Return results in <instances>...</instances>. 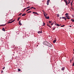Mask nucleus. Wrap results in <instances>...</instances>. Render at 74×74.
<instances>
[{
	"mask_svg": "<svg viewBox=\"0 0 74 74\" xmlns=\"http://www.w3.org/2000/svg\"><path fill=\"white\" fill-rule=\"evenodd\" d=\"M43 44L45 45H47L49 47H52V45H51L50 43L48 42L47 41H45L43 42Z\"/></svg>",
	"mask_w": 74,
	"mask_h": 74,
	"instance_id": "f257e3e1",
	"label": "nucleus"
},
{
	"mask_svg": "<svg viewBox=\"0 0 74 74\" xmlns=\"http://www.w3.org/2000/svg\"><path fill=\"white\" fill-rule=\"evenodd\" d=\"M44 16H45V18H46V19H48L49 18V16L47 17V16H46V15H45V13H44Z\"/></svg>",
	"mask_w": 74,
	"mask_h": 74,
	"instance_id": "f03ea898",
	"label": "nucleus"
},
{
	"mask_svg": "<svg viewBox=\"0 0 74 74\" xmlns=\"http://www.w3.org/2000/svg\"><path fill=\"white\" fill-rule=\"evenodd\" d=\"M64 1L65 3V4L66 5H68V3H67V0H64Z\"/></svg>",
	"mask_w": 74,
	"mask_h": 74,
	"instance_id": "7ed1b4c3",
	"label": "nucleus"
},
{
	"mask_svg": "<svg viewBox=\"0 0 74 74\" xmlns=\"http://www.w3.org/2000/svg\"><path fill=\"white\" fill-rule=\"evenodd\" d=\"M49 1H50V0H47V5H49Z\"/></svg>",
	"mask_w": 74,
	"mask_h": 74,
	"instance_id": "20e7f679",
	"label": "nucleus"
},
{
	"mask_svg": "<svg viewBox=\"0 0 74 74\" xmlns=\"http://www.w3.org/2000/svg\"><path fill=\"white\" fill-rule=\"evenodd\" d=\"M66 17L68 19H70V17H69V16H66Z\"/></svg>",
	"mask_w": 74,
	"mask_h": 74,
	"instance_id": "39448f33",
	"label": "nucleus"
},
{
	"mask_svg": "<svg viewBox=\"0 0 74 74\" xmlns=\"http://www.w3.org/2000/svg\"><path fill=\"white\" fill-rule=\"evenodd\" d=\"M32 13H33V14H36V15H38V14L37 12H33Z\"/></svg>",
	"mask_w": 74,
	"mask_h": 74,
	"instance_id": "423d86ee",
	"label": "nucleus"
},
{
	"mask_svg": "<svg viewBox=\"0 0 74 74\" xmlns=\"http://www.w3.org/2000/svg\"><path fill=\"white\" fill-rule=\"evenodd\" d=\"M62 19H65V21H66V18L65 17H62Z\"/></svg>",
	"mask_w": 74,
	"mask_h": 74,
	"instance_id": "0eeeda50",
	"label": "nucleus"
},
{
	"mask_svg": "<svg viewBox=\"0 0 74 74\" xmlns=\"http://www.w3.org/2000/svg\"><path fill=\"white\" fill-rule=\"evenodd\" d=\"M56 26H60V25H59L58 24H56Z\"/></svg>",
	"mask_w": 74,
	"mask_h": 74,
	"instance_id": "6e6552de",
	"label": "nucleus"
},
{
	"mask_svg": "<svg viewBox=\"0 0 74 74\" xmlns=\"http://www.w3.org/2000/svg\"><path fill=\"white\" fill-rule=\"evenodd\" d=\"M25 15H26V14L25 13H24L22 15V16H25Z\"/></svg>",
	"mask_w": 74,
	"mask_h": 74,
	"instance_id": "1a4fd4ad",
	"label": "nucleus"
},
{
	"mask_svg": "<svg viewBox=\"0 0 74 74\" xmlns=\"http://www.w3.org/2000/svg\"><path fill=\"white\" fill-rule=\"evenodd\" d=\"M38 33L39 34V33H42V31H38Z\"/></svg>",
	"mask_w": 74,
	"mask_h": 74,
	"instance_id": "9d476101",
	"label": "nucleus"
},
{
	"mask_svg": "<svg viewBox=\"0 0 74 74\" xmlns=\"http://www.w3.org/2000/svg\"><path fill=\"white\" fill-rule=\"evenodd\" d=\"M56 40H55L53 41V43H55L56 42Z\"/></svg>",
	"mask_w": 74,
	"mask_h": 74,
	"instance_id": "9b49d317",
	"label": "nucleus"
},
{
	"mask_svg": "<svg viewBox=\"0 0 74 74\" xmlns=\"http://www.w3.org/2000/svg\"><path fill=\"white\" fill-rule=\"evenodd\" d=\"M64 69H65V68L64 67H63L62 68L61 70H62L63 71V70H64Z\"/></svg>",
	"mask_w": 74,
	"mask_h": 74,
	"instance_id": "f8f14e48",
	"label": "nucleus"
},
{
	"mask_svg": "<svg viewBox=\"0 0 74 74\" xmlns=\"http://www.w3.org/2000/svg\"><path fill=\"white\" fill-rule=\"evenodd\" d=\"M44 13L45 14V15H47V16L48 15V14H47V13H45V12H44V13H43V14H44Z\"/></svg>",
	"mask_w": 74,
	"mask_h": 74,
	"instance_id": "ddd939ff",
	"label": "nucleus"
},
{
	"mask_svg": "<svg viewBox=\"0 0 74 74\" xmlns=\"http://www.w3.org/2000/svg\"><path fill=\"white\" fill-rule=\"evenodd\" d=\"M2 30H3V31H5V29H4V28H3Z\"/></svg>",
	"mask_w": 74,
	"mask_h": 74,
	"instance_id": "4468645a",
	"label": "nucleus"
},
{
	"mask_svg": "<svg viewBox=\"0 0 74 74\" xmlns=\"http://www.w3.org/2000/svg\"><path fill=\"white\" fill-rule=\"evenodd\" d=\"M73 1H72L71 2V6L73 5Z\"/></svg>",
	"mask_w": 74,
	"mask_h": 74,
	"instance_id": "2eb2a0df",
	"label": "nucleus"
},
{
	"mask_svg": "<svg viewBox=\"0 0 74 74\" xmlns=\"http://www.w3.org/2000/svg\"><path fill=\"white\" fill-rule=\"evenodd\" d=\"M49 23H52V21H49Z\"/></svg>",
	"mask_w": 74,
	"mask_h": 74,
	"instance_id": "dca6fc26",
	"label": "nucleus"
},
{
	"mask_svg": "<svg viewBox=\"0 0 74 74\" xmlns=\"http://www.w3.org/2000/svg\"><path fill=\"white\" fill-rule=\"evenodd\" d=\"M12 23V22L11 21L10 22H9L8 23Z\"/></svg>",
	"mask_w": 74,
	"mask_h": 74,
	"instance_id": "f3484780",
	"label": "nucleus"
},
{
	"mask_svg": "<svg viewBox=\"0 0 74 74\" xmlns=\"http://www.w3.org/2000/svg\"><path fill=\"white\" fill-rule=\"evenodd\" d=\"M45 23H43V26H45Z\"/></svg>",
	"mask_w": 74,
	"mask_h": 74,
	"instance_id": "a211bd4d",
	"label": "nucleus"
},
{
	"mask_svg": "<svg viewBox=\"0 0 74 74\" xmlns=\"http://www.w3.org/2000/svg\"><path fill=\"white\" fill-rule=\"evenodd\" d=\"M20 18H21V17H19L17 19L18 21H19V19H20Z\"/></svg>",
	"mask_w": 74,
	"mask_h": 74,
	"instance_id": "6ab92c4d",
	"label": "nucleus"
},
{
	"mask_svg": "<svg viewBox=\"0 0 74 74\" xmlns=\"http://www.w3.org/2000/svg\"><path fill=\"white\" fill-rule=\"evenodd\" d=\"M19 24L20 25H22V23L21 22L19 23Z\"/></svg>",
	"mask_w": 74,
	"mask_h": 74,
	"instance_id": "aec40b11",
	"label": "nucleus"
},
{
	"mask_svg": "<svg viewBox=\"0 0 74 74\" xmlns=\"http://www.w3.org/2000/svg\"><path fill=\"white\" fill-rule=\"evenodd\" d=\"M71 21L73 22H74V19H72L71 20Z\"/></svg>",
	"mask_w": 74,
	"mask_h": 74,
	"instance_id": "412c9836",
	"label": "nucleus"
},
{
	"mask_svg": "<svg viewBox=\"0 0 74 74\" xmlns=\"http://www.w3.org/2000/svg\"><path fill=\"white\" fill-rule=\"evenodd\" d=\"M57 17H59V14H57Z\"/></svg>",
	"mask_w": 74,
	"mask_h": 74,
	"instance_id": "4be33fe9",
	"label": "nucleus"
},
{
	"mask_svg": "<svg viewBox=\"0 0 74 74\" xmlns=\"http://www.w3.org/2000/svg\"><path fill=\"white\" fill-rule=\"evenodd\" d=\"M22 13H20V14H19V15H18V16H21V15H22Z\"/></svg>",
	"mask_w": 74,
	"mask_h": 74,
	"instance_id": "5701e85b",
	"label": "nucleus"
},
{
	"mask_svg": "<svg viewBox=\"0 0 74 74\" xmlns=\"http://www.w3.org/2000/svg\"><path fill=\"white\" fill-rule=\"evenodd\" d=\"M30 9H28V10H26V12L27 11H29V10H30Z\"/></svg>",
	"mask_w": 74,
	"mask_h": 74,
	"instance_id": "b1692460",
	"label": "nucleus"
},
{
	"mask_svg": "<svg viewBox=\"0 0 74 74\" xmlns=\"http://www.w3.org/2000/svg\"><path fill=\"white\" fill-rule=\"evenodd\" d=\"M18 71H21V69H18Z\"/></svg>",
	"mask_w": 74,
	"mask_h": 74,
	"instance_id": "393cba45",
	"label": "nucleus"
},
{
	"mask_svg": "<svg viewBox=\"0 0 74 74\" xmlns=\"http://www.w3.org/2000/svg\"><path fill=\"white\" fill-rule=\"evenodd\" d=\"M72 60H70V63H72Z\"/></svg>",
	"mask_w": 74,
	"mask_h": 74,
	"instance_id": "a878e982",
	"label": "nucleus"
},
{
	"mask_svg": "<svg viewBox=\"0 0 74 74\" xmlns=\"http://www.w3.org/2000/svg\"><path fill=\"white\" fill-rule=\"evenodd\" d=\"M72 66H74V62H73Z\"/></svg>",
	"mask_w": 74,
	"mask_h": 74,
	"instance_id": "bb28decb",
	"label": "nucleus"
},
{
	"mask_svg": "<svg viewBox=\"0 0 74 74\" xmlns=\"http://www.w3.org/2000/svg\"><path fill=\"white\" fill-rule=\"evenodd\" d=\"M65 15H68V13H66V14H65Z\"/></svg>",
	"mask_w": 74,
	"mask_h": 74,
	"instance_id": "cd10ccee",
	"label": "nucleus"
},
{
	"mask_svg": "<svg viewBox=\"0 0 74 74\" xmlns=\"http://www.w3.org/2000/svg\"><path fill=\"white\" fill-rule=\"evenodd\" d=\"M30 6H28V7H27L26 8L27 9V8H30Z\"/></svg>",
	"mask_w": 74,
	"mask_h": 74,
	"instance_id": "c85d7f7f",
	"label": "nucleus"
},
{
	"mask_svg": "<svg viewBox=\"0 0 74 74\" xmlns=\"http://www.w3.org/2000/svg\"><path fill=\"white\" fill-rule=\"evenodd\" d=\"M64 25H61V27H64Z\"/></svg>",
	"mask_w": 74,
	"mask_h": 74,
	"instance_id": "c756f323",
	"label": "nucleus"
},
{
	"mask_svg": "<svg viewBox=\"0 0 74 74\" xmlns=\"http://www.w3.org/2000/svg\"><path fill=\"white\" fill-rule=\"evenodd\" d=\"M32 8H33V7H32L31 8H30L29 9H32Z\"/></svg>",
	"mask_w": 74,
	"mask_h": 74,
	"instance_id": "7c9ffc66",
	"label": "nucleus"
},
{
	"mask_svg": "<svg viewBox=\"0 0 74 74\" xmlns=\"http://www.w3.org/2000/svg\"><path fill=\"white\" fill-rule=\"evenodd\" d=\"M71 1V0H69V1H68L69 2V3H71V1Z\"/></svg>",
	"mask_w": 74,
	"mask_h": 74,
	"instance_id": "2f4dec72",
	"label": "nucleus"
},
{
	"mask_svg": "<svg viewBox=\"0 0 74 74\" xmlns=\"http://www.w3.org/2000/svg\"><path fill=\"white\" fill-rule=\"evenodd\" d=\"M5 25H6V24H5V25H1V26H5Z\"/></svg>",
	"mask_w": 74,
	"mask_h": 74,
	"instance_id": "473e14b6",
	"label": "nucleus"
},
{
	"mask_svg": "<svg viewBox=\"0 0 74 74\" xmlns=\"http://www.w3.org/2000/svg\"><path fill=\"white\" fill-rule=\"evenodd\" d=\"M29 12H32V11H29L27 12V13H29Z\"/></svg>",
	"mask_w": 74,
	"mask_h": 74,
	"instance_id": "72a5a7b5",
	"label": "nucleus"
},
{
	"mask_svg": "<svg viewBox=\"0 0 74 74\" xmlns=\"http://www.w3.org/2000/svg\"><path fill=\"white\" fill-rule=\"evenodd\" d=\"M55 29V28L54 27L53 28L52 30H53Z\"/></svg>",
	"mask_w": 74,
	"mask_h": 74,
	"instance_id": "f704fd0d",
	"label": "nucleus"
},
{
	"mask_svg": "<svg viewBox=\"0 0 74 74\" xmlns=\"http://www.w3.org/2000/svg\"><path fill=\"white\" fill-rule=\"evenodd\" d=\"M47 26H48V27H49V26H50L48 24H47Z\"/></svg>",
	"mask_w": 74,
	"mask_h": 74,
	"instance_id": "c9c22d12",
	"label": "nucleus"
},
{
	"mask_svg": "<svg viewBox=\"0 0 74 74\" xmlns=\"http://www.w3.org/2000/svg\"><path fill=\"white\" fill-rule=\"evenodd\" d=\"M34 9V10H36V8H33Z\"/></svg>",
	"mask_w": 74,
	"mask_h": 74,
	"instance_id": "e433bc0d",
	"label": "nucleus"
},
{
	"mask_svg": "<svg viewBox=\"0 0 74 74\" xmlns=\"http://www.w3.org/2000/svg\"><path fill=\"white\" fill-rule=\"evenodd\" d=\"M26 8H24V10H23V11H25V9H26Z\"/></svg>",
	"mask_w": 74,
	"mask_h": 74,
	"instance_id": "4c0bfd02",
	"label": "nucleus"
},
{
	"mask_svg": "<svg viewBox=\"0 0 74 74\" xmlns=\"http://www.w3.org/2000/svg\"><path fill=\"white\" fill-rule=\"evenodd\" d=\"M15 20H14L13 21H12V22H14V21H15Z\"/></svg>",
	"mask_w": 74,
	"mask_h": 74,
	"instance_id": "58836bf2",
	"label": "nucleus"
},
{
	"mask_svg": "<svg viewBox=\"0 0 74 74\" xmlns=\"http://www.w3.org/2000/svg\"><path fill=\"white\" fill-rule=\"evenodd\" d=\"M71 9H72V10H74V8H71Z\"/></svg>",
	"mask_w": 74,
	"mask_h": 74,
	"instance_id": "ea45409f",
	"label": "nucleus"
},
{
	"mask_svg": "<svg viewBox=\"0 0 74 74\" xmlns=\"http://www.w3.org/2000/svg\"><path fill=\"white\" fill-rule=\"evenodd\" d=\"M3 71H1V73H3Z\"/></svg>",
	"mask_w": 74,
	"mask_h": 74,
	"instance_id": "a19ab883",
	"label": "nucleus"
},
{
	"mask_svg": "<svg viewBox=\"0 0 74 74\" xmlns=\"http://www.w3.org/2000/svg\"><path fill=\"white\" fill-rule=\"evenodd\" d=\"M53 23H52L51 24V25H53Z\"/></svg>",
	"mask_w": 74,
	"mask_h": 74,
	"instance_id": "79ce46f5",
	"label": "nucleus"
},
{
	"mask_svg": "<svg viewBox=\"0 0 74 74\" xmlns=\"http://www.w3.org/2000/svg\"><path fill=\"white\" fill-rule=\"evenodd\" d=\"M4 69H5V67H3V70H4Z\"/></svg>",
	"mask_w": 74,
	"mask_h": 74,
	"instance_id": "37998d69",
	"label": "nucleus"
},
{
	"mask_svg": "<svg viewBox=\"0 0 74 74\" xmlns=\"http://www.w3.org/2000/svg\"><path fill=\"white\" fill-rule=\"evenodd\" d=\"M69 26V27H71V25Z\"/></svg>",
	"mask_w": 74,
	"mask_h": 74,
	"instance_id": "c03bdc74",
	"label": "nucleus"
},
{
	"mask_svg": "<svg viewBox=\"0 0 74 74\" xmlns=\"http://www.w3.org/2000/svg\"><path fill=\"white\" fill-rule=\"evenodd\" d=\"M70 3L68 2V4H69Z\"/></svg>",
	"mask_w": 74,
	"mask_h": 74,
	"instance_id": "a18cd8bd",
	"label": "nucleus"
},
{
	"mask_svg": "<svg viewBox=\"0 0 74 74\" xmlns=\"http://www.w3.org/2000/svg\"><path fill=\"white\" fill-rule=\"evenodd\" d=\"M13 20V19H11L10 20V21H12Z\"/></svg>",
	"mask_w": 74,
	"mask_h": 74,
	"instance_id": "49530a36",
	"label": "nucleus"
},
{
	"mask_svg": "<svg viewBox=\"0 0 74 74\" xmlns=\"http://www.w3.org/2000/svg\"><path fill=\"white\" fill-rule=\"evenodd\" d=\"M20 22H21V20H20V21H19V23H20Z\"/></svg>",
	"mask_w": 74,
	"mask_h": 74,
	"instance_id": "de8ad7c7",
	"label": "nucleus"
},
{
	"mask_svg": "<svg viewBox=\"0 0 74 74\" xmlns=\"http://www.w3.org/2000/svg\"><path fill=\"white\" fill-rule=\"evenodd\" d=\"M49 27H50V28H51V27L50 26H49Z\"/></svg>",
	"mask_w": 74,
	"mask_h": 74,
	"instance_id": "09e8293b",
	"label": "nucleus"
},
{
	"mask_svg": "<svg viewBox=\"0 0 74 74\" xmlns=\"http://www.w3.org/2000/svg\"><path fill=\"white\" fill-rule=\"evenodd\" d=\"M61 18H62V17H60V19H61Z\"/></svg>",
	"mask_w": 74,
	"mask_h": 74,
	"instance_id": "8fccbe9b",
	"label": "nucleus"
},
{
	"mask_svg": "<svg viewBox=\"0 0 74 74\" xmlns=\"http://www.w3.org/2000/svg\"><path fill=\"white\" fill-rule=\"evenodd\" d=\"M70 0H68V1H70Z\"/></svg>",
	"mask_w": 74,
	"mask_h": 74,
	"instance_id": "3c124183",
	"label": "nucleus"
},
{
	"mask_svg": "<svg viewBox=\"0 0 74 74\" xmlns=\"http://www.w3.org/2000/svg\"><path fill=\"white\" fill-rule=\"evenodd\" d=\"M72 60H73V58H72Z\"/></svg>",
	"mask_w": 74,
	"mask_h": 74,
	"instance_id": "603ef678",
	"label": "nucleus"
},
{
	"mask_svg": "<svg viewBox=\"0 0 74 74\" xmlns=\"http://www.w3.org/2000/svg\"><path fill=\"white\" fill-rule=\"evenodd\" d=\"M60 25H61V24H60Z\"/></svg>",
	"mask_w": 74,
	"mask_h": 74,
	"instance_id": "864d4df0",
	"label": "nucleus"
},
{
	"mask_svg": "<svg viewBox=\"0 0 74 74\" xmlns=\"http://www.w3.org/2000/svg\"><path fill=\"white\" fill-rule=\"evenodd\" d=\"M73 51H74V49H73Z\"/></svg>",
	"mask_w": 74,
	"mask_h": 74,
	"instance_id": "5fc2aeb1",
	"label": "nucleus"
}]
</instances>
